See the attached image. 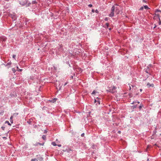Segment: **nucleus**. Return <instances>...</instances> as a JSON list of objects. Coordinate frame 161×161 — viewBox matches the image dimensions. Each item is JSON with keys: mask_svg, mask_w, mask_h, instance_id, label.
I'll list each match as a JSON object with an SVG mask.
<instances>
[{"mask_svg": "<svg viewBox=\"0 0 161 161\" xmlns=\"http://www.w3.org/2000/svg\"><path fill=\"white\" fill-rule=\"evenodd\" d=\"M115 12L117 14H119V10L117 7L113 6L111 8V13L109 15V16L110 17H112L114 15V12Z\"/></svg>", "mask_w": 161, "mask_h": 161, "instance_id": "1", "label": "nucleus"}, {"mask_svg": "<svg viewBox=\"0 0 161 161\" xmlns=\"http://www.w3.org/2000/svg\"><path fill=\"white\" fill-rule=\"evenodd\" d=\"M116 87L114 86L113 87H110L109 90H107V91L113 93L116 92Z\"/></svg>", "mask_w": 161, "mask_h": 161, "instance_id": "2", "label": "nucleus"}, {"mask_svg": "<svg viewBox=\"0 0 161 161\" xmlns=\"http://www.w3.org/2000/svg\"><path fill=\"white\" fill-rule=\"evenodd\" d=\"M6 40V38L4 36H0V42H4Z\"/></svg>", "mask_w": 161, "mask_h": 161, "instance_id": "3", "label": "nucleus"}, {"mask_svg": "<svg viewBox=\"0 0 161 161\" xmlns=\"http://www.w3.org/2000/svg\"><path fill=\"white\" fill-rule=\"evenodd\" d=\"M95 103H96V105H97V104H100V100H98V99L97 100L96 99L95 100Z\"/></svg>", "mask_w": 161, "mask_h": 161, "instance_id": "4", "label": "nucleus"}, {"mask_svg": "<svg viewBox=\"0 0 161 161\" xmlns=\"http://www.w3.org/2000/svg\"><path fill=\"white\" fill-rule=\"evenodd\" d=\"M154 86V85L153 84H150L149 83H148L147 84V86H148V87H149L150 86H152L153 87Z\"/></svg>", "mask_w": 161, "mask_h": 161, "instance_id": "5", "label": "nucleus"}, {"mask_svg": "<svg viewBox=\"0 0 161 161\" xmlns=\"http://www.w3.org/2000/svg\"><path fill=\"white\" fill-rule=\"evenodd\" d=\"M26 2H21L19 3L22 6H24L26 4Z\"/></svg>", "mask_w": 161, "mask_h": 161, "instance_id": "6", "label": "nucleus"}, {"mask_svg": "<svg viewBox=\"0 0 161 161\" xmlns=\"http://www.w3.org/2000/svg\"><path fill=\"white\" fill-rule=\"evenodd\" d=\"M13 116H11L10 119V121L12 123H13Z\"/></svg>", "mask_w": 161, "mask_h": 161, "instance_id": "7", "label": "nucleus"}, {"mask_svg": "<svg viewBox=\"0 0 161 161\" xmlns=\"http://www.w3.org/2000/svg\"><path fill=\"white\" fill-rule=\"evenodd\" d=\"M52 144L54 146H57V145L55 142H52Z\"/></svg>", "mask_w": 161, "mask_h": 161, "instance_id": "8", "label": "nucleus"}, {"mask_svg": "<svg viewBox=\"0 0 161 161\" xmlns=\"http://www.w3.org/2000/svg\"><path fill=\"white\" fill-rule=\"evenodd\" d=\"M42 138L44 140H46V136L45 135H43L42 136Z\"/></svg>", "mask_w": 161, "mask_h": 161, "instance_id": "9", "label": "nucleus"}, {"mask_svg": "<svg viewBox=\"0 0 161 161\" xmlns=\"http://www.w3.org/2000/svg\"><path fill=\"white\" fill-rule=\"evenodd\" d=\"M18 114V113H15L13 114V115L12 116H13L14 117H16Z\"/></svg>", "mask_w": 161, "mask_h": 161, "instance_id": "10", "label": "nucleus"}, {"mask_svg": "<svg viewBox=\"0 0 161 161\" xmlns=\"http://www.w3.org/2000/svg\"><path fill=\"white\" fill-rule=\"evenodd\" d=\"M11 64L10 62L8 63L6 65V66H8V67H9L10 65Z\"/></svg>", "mask_w": 161, "mask_h": 161, "instance_id": "11", "label": "nucleus"}, {"mask_svg": "<svg viewBox=\"0 0 161 161\" xmlns=\"http://www.w3.org/2000/svg\"><path fill=\"white\" fill-rule=\"evenodd\" d=\"M5 123H7L8 125H11V124L9 123L8 121H6L5 122Z\"/></svg>", "mask_w": 161, "mask_h": 161, "instance_id": "12", "label": "nucleus"}, {"mask_svg": "<svg viewBox=\"0 0 161 161\" xmlns=\"http://www.w3.org/2000/svg\"><path fill=\"white\" fill-rule=\"evenodd\" d=\"M57 99V98H54V99H53V100H52L51 101L52 102H53V103H54L56 101Z\"/></svg>", "mask_w": 161, "mask_h": 161, "instance_id": "13", "label": "nucleus"}, {"mask_svg": "<svg viewBox=\"0 0 161 161\" xmlns=\"http://www.w3.org/2000/svg\"><path fill=\"white\" fill-rule=\"evenodd\" d=\"M144 7L145 9H147L149 8L147 5L144 6Z\"/></svg>", "mask_w": 161, "mask_h": 161, "instance_id": "14", "label": "nucleus"}, {"mask_svg": "<svg viewBox=\"0 0 161 161\" xmlns=\"http://www.w3.org/2000/svg\"><path fill=\"white\" fill-rule=\"evenodd\" d=\"M152 66V65L151 64H149L148 66H147V68L148 69H149L150 67H151Z\"/></svg>", "mask_w": 161, "mask_h": 161, "instance_id": "15", "label": "nucleus"}, {"mask_svg": "<svg viewBox=\"0 0 161 161\" xmlns=\"http://www.w3.org/2000/svg\"><path fill=\"white\" fill-rule=\"evenodd\" d=\"M161 12V11L159 9L156 10L155 11V12L157 13V12Z\"/></svg>", "mask_w": 161, "mask_h": 161, "instance_id": "16", "label": "nucleus"}, {"mask_svg": "<svg viewBox=\"0 0 161 161\" xmlns=\"http://www.w3.org/2000/svg\"><path fill=\"white\" fill-rule=\"evenodd\" d=\"M96 92H97L96 91H93V92H92V94H95V93Z\"/></svg>", "mask_w": 161, "mask_h": 161, "instance_id": "17", "label": "nucleus"}, {"mask_svg": "<svg viewBox=\"0 0 161 161\" xmlns=\"http://www.w3.org/2000/svg\"><path fill=\"white\" fill-rule=\"evenodd\" d=\"M145 72L146 73H147V74H150V73L148 72V71L147 70V69H146V70H145Z\"/></svg>", "mask_w": 161, "mask_h": 161, "instance_id": "18", "label": "nucleus"}, {"mask_svg": "<svg viewBox=\"0 0 161 161\" xmlns=\"http://www.w3.org/2000/svg\"><path fill=\"white\" fill-rule=\"evenodd\" d=\"M143 107V105H141L139 106V108H140V109H141Z\"/></svg>", "mask_w": 161, "mask_h": 161, "instance_id": "19", "label": "nucleus"}, {"mask_svg": "<svg viewBox=\"0 0 161 161\" xmlns=\"http://www.w3.org/2000/svg\"><path fill=\"white\" fill-rule=\"evenodd\" d=\"M36 3V1H33L32 2V4H35Z\"/></svg>", "mask_w": 161, "mask_h": 161, "instance_id": "20", "label": "nucleus"}, {"mask_svg": "<svg viewBox=\"0 0 161 161\" xmlns=\"http://www.w3.org/2000/svg\"><path fill=\"white\" fill-rule=\"evenodd\" d=\"M36 160L37 161V160L36 158H35V159H32L31 160V161H36Z\"/></svg>", "mask_w": 161, "mask_h": 161, "instance_id": "21", "label": "nucleus"}, {"mask_svg": "<svg viewBox=\"0 0 161 161\" xmlns=\"http://www.w3.org/2000/svg\"><path fill=\"white\" fill-rule=\"evenodd\" d=\"M95 13H96L98 14V12H99V11H98V10H97V9H96V10L95 11Z\"/></svg>", "mask_w": 161, "mask_h": 161, "instance_id": "22", "label": "nucleus"}, {"mask_svg": "<svg viewBox=\"0 0 161 161\" xmlns=\"http://www.w3.org/2000/svg\"><path fill=\"white\" fill-rule=\"evenodd\" d=\"M106 25L107 28H108V25H109V24L108 23H106Z\"/></svg>", "mask_w": 161, "mask_h": 161, "instance_id": "23", "label": "nucleus"}, {"mask_svg": "<svg viewBox=\"0 0 161 161\" xmlns=\"http://www.w3.org/2000/svg\"><path fill=\"white\" fill-rule=\"evenodd\" d=\"M15 57H16V55H13V58H14L15 59Z\"/></svg>", "mask_w": 161, "mask_h": 161, "instance_id": "24", "label": "nucleus"}, {"mask_svg": "<svg viewBox=\"0 0 161 161\" xmlns=\"http://www.w3.org/2000/svg\"><path fill=\"white\" fill-rule=\"evenodd\" d=\"M92 6V4H90L88 5V6L89 7H91Z\"/></svg>", "mask_w": 161, "mask_h": 161, "instance_id": "25", "label": "nucleus"}, {"mask_svg": "<svg viewBox=\"0 0 161 161\" xmlns=\"http://www.w3.org/2000/svg\"><path fill=\"white\" fill-rule=\"evenodd\" d=\"M1 128H2V129L3 130H4V129H5V127H4V126H2V127H1Z\"/></svg>", "mask_w": 161, "mask_h": 161, "instance_id": "26", "label": "nucleus"}, {"mask_svg": "<svg viewBox=\"0 0 161 161\" xmlns=\"http://www.w3.org/2000/svg\"><path fill=\"white\" fill-rule=\"evenodd\" d=\"M38 144H40V145H42V146L43 145H44V143H38Z\"/></svg>", "mask_w": 161, "mask_h": 161, "instance_id": "27", "label": "nucleus"}, {"mask_svg": "<svg viewBox=\"0 0 161 161\" xmlns=\"http://www.w3.org/2000/svg\"><path fill=\"white\" fill-rule=\"evenodd\" d=\"M84 135H85L84 133H83L81 134V136L82 137H83L84 136Z\"/></svg>", "mask_w": 161, "mask_h": 161, "instance_id": "28", "label": "nucleus"}, {"mask_svg": "<svg viewBox=\"0 0 161 161\" xmlns=\"http://www.w3.org/2000/svg\"><path fill=\"white\" fill-rule=\"evenodd\" d=\"M108 18H105V21H108Z\"/></svg>", "mask_w": 161, "mask_h": 161, "instance_id": "29", "label": "nucleus"}, {"mask_svg": "<svg viewBox=\"0 0 161 161\" xmlns=\"http://www.w3.org/2000/svg\"><path fill=\"white\" fill-rule=\"evenodd\" d=\"M22 69H19L18 70V71H22Z\"/></svg>", "mask_w": 161, "mask_h": 161, "instance_id": "30", "label": "nucleus"}, {"mask_svg": "<svg viewBox=\"0 0 161 161\" xmlns=\"http://www.w3.org/2000/svg\"><path fill=\"white\" fill-rule=\"evenodd\" d=\"M143 7H141L140 8V10H143Z\"/></svg>", "mask_w": 161, "mask_h": 161, "instance_id": "31", "label": "nucleus"}, {"mask_svg": "<svg viewBox=\"0 0 161 161\" xmlns=\"http://www.w3.org/2000/svg\"><path fill=\"white\" fill-rule=\"evenodd\" d=\"M136 101H133V102L132 103V104H134L135 103H136Z\"/></svg>", "mask_w": 161, "mask_h": 161, "instance_id": "32", "label": "nucleus"}, {"mask_svg": "<svg viewBox=\"0 0 161 161\" xmlns=\"http://www.w3.org/2000/svg\"><path fill=\"white\" fill-rule=\"evenodd\" d=\"M92 12H93V13H94V12H95V10H94V9H92Z\"/></svg>", "mask_w": 161, "mask_h": 161, "instance_id": "33", "label": "nucleus"}, {"mask_svg": "<svg viewBox=\"0 0 161 161\" xmlns=\"http://www.w3.org/2000/svg\"><path fill=\"white\" fill-rule=\"evenodd\" d=\"M135 101H136V103H140V102L138 101H137V100Z\"/></svg>", "mask_w": 161, "mask_h": 161, "instance_id": "34", "label": "nucleus"}, {"mask_svg": "<svg viewBox=\"0 0 161 161\" xmlns=\"http://www.w3.org/2000/svg\"><path fill=\"white\" fill-rule=\"evenodd\" d=\"M47 131L46 130H45L44 131V133H46L47 132Z\"/></svg>", "mask_w": 161, "mask_h": 161, "instance_id": "35", "label": "nucleus"}, {"mask_svg": "<svg viewBox=\"0 0 161 161\" xmlns=\"http://www.w3.org/2000/svg\"><path fill=\"white\" fill-rule=\"evenodd\" d=\"M3 138L4 139H5H5H6V137H3Z\"/></svg>", "mask_w": 161, "mask_h": 161, "instance_id": "36", "label": "nucleus"}, {"mask_svg": "<svg viewBox=\"0 0 161 161\" xmlns=\"http://www.w3.org/2000/svg\"><path fill=\"white\" fill-rule=\"evenodd\" d=\"M58 146L59 147H60L61 146V144H58Z\"/></svg>", "mask_w": 161, "mask_h": 161, "instance_id": "37", "label": "nucleus"}, {"mask_svg": "<svg viewBox=\"0 0 161 161\" xmlns=\"http://www.w3.org/2000/svg\"><path fill=\"white\" fill-rule=\"evenodd\" d=\"M136 105H134V106H133V108H136Z\"/></svg>", "mask_w": 161, "mask_h": 161, "instance_id": "38", "label": "nucleus"}, {"mask_svg": "<svg viewBox=\"0 0 161 161\" xmlns=\"http://www.w3.org/2000/svg\"><path fill=\"white\" fill-rule=\"evenodd\" d=\"M12 71H13L14 72L15 70L14 68L12 69Z\"/></svg>", "mask_w": 161, "mask_h": 161, "instance_id": "39", "label": "nucleus"}, {"mask_svg": "<svg viewBox=\"0 0 161 161\" xmlns=\"http://www.w3.org/2000/svg\"><path fill=\"white\" fill-rule=\"evenodd\" d=\"M159 25H160L161 24V21H160L159 22Z\"/></svg>", "mask_w": 161, "mask_h": 161, "instance_id": "40", "label": "nucleus"}, {"mask_svg": "<svg viewBox=\"0 0 161 161\" xmlns=\"http://www.w3.org/2000/svg\"><path fill=\"white\" fill-rule=\"evenodd\" d=\"M140 91L141 92H142V89H140Z\"/></svg>", "mask_w": 161, "mask_h": 161, "instance_id": "41", "label": "nucleus"}, {"mask_svg": "<svg viewBox=\"0 0 161 161\" xmlns=\"http://www.w3.org/2000/svg\"><path fill=\"white\" fill-rule=\"evenodd\" d=\"M67 84V82H66V83H65V84H64V85H66Z\"/></svg>", "mask_w": 161, "mask_h": 161, "instance_id": "42", "label": "nucleus"}, {"mask_svg": "<svg viewBox=\"0 0 161 161\" xmlns=\"http://www.w3.org/2000/svg\"><path fill=\"white\" fill-rule=\"evenodd\" d=\"M17 67V69H19V68L18 67V66H17V67Z\"/></svg>", "mask_w": 161, "mask_h": 161, "instance_id": "43", "label": "nucleus"}, {"mask_svg": "<svg viewBox=\"0 0 161 161\" xmlns=\"http://www.w3.org/2000/svg\"><path fill=\"white\" fill-rule=\"evenodd\" d=\"M118 132L119 133H120V131H119Z\"/></svg>", "mask_w": 161, "mask_h": 161, "instance_id": "44", "label": "nucleus"}, {"mask_svg": "<svg viewBox=\"0 0 161 161\" xmlns=\"http://www.w3.org/2000/svg\"><path fill=\"white\" fill-rule=\"evenodd\" d=\"M27 123H28L29 124H30V122H29L28 121L27 122Z\"/></svg>", "mask_w": 161, "mask_h": 161, "instance_id": "45", "label": "nucleus"}, {"mask_svg": "<svg viewBox=\"0 0 161 161\" xmlns=\"http://www.w3.org/2000/svg\"><path fill=\"white\" fill-rule=\"evenodd\" d=\"M143 2H145V1L144 0H143Z\"/></svg>", "mask_w": 161, "mask_h": 161, "instance_id": "46", "label": "nucleus"}, {"mask_svg": "<svg viewBox=\"0 0 161 161\" xmlns=\"http://www.w3.org/2000/svg\"><path fill=\"white\" fill-rule=\"evenodd\" d=\"M158 15V17H159V15H158H158Z\"/></svg>", "mask_w": 161, "mask_h": 161, "instance_id": "47", "label": "nucleus"}, {"mask_svg": "<svg viewBox=\"0 0 161 161\" xmlns=\"http://www.w3.org/2000/svg\"><path fill=\"white\" fill-rule=\"evenodd\" d=\"M130 89H131V88H130Z\"/></svg>", "mask_w": 161, "mask_h": 161, "instance_id": "48", "label": "nucleus"}, {"mask_svg": "<svg viewBox=\"0 0 161 161\" xmlns=\"http://www.w3.org/2000/svg\"><path fill=\"white\" fill-rule=\"evenodd\" d=\"M156 27V26L154 27V28H155Z\"/></svg>", "mask_w": 161, "mask_h": 161, "instance_id": "49", "label": "nucleus"}]
</instances>
